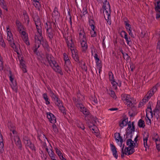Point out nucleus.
Segmentation results:
<instances>
[{
  "mask_svg": "<svg viewBox=\"0 0 160 160\" xmlns=\"http://www.w3.org/2000/svg\"><path fill=\"white\" fill-rule=\"evenodd\" d=\"M122 99L123 100L126 101L127 102L128 106L131 108V110L133 112H131L130 111L128 112V114L129 116L131 117H134L137 114V112L136 111V108L134 107V104L129 99L130 95H129L123 94L122 95Z\"/></svg>",
  "mask_w": 160,
  "mask_h": 160,
  "instance_id": "nucleus-1",
  "label": "nucleus"
},
{
  "mask_svg": "<svg viewBox=\"0 0 160 160\" xmlns=\"http://www.w3.org/2000/svg\"><path fill=\"white\" fill-rule=\"evenodd\" d=\"M104 0V2H103L102 6V8L104 10H103L102 9H100V12L103 11L104 16L105 19L107 20L108 23L110 25L111 24L110 22H109V23L108 22L109 20V17L111 12L110 9V6L109 2L107 1V0Z\"/></svg>",
  "mask_w": 160,
  "mask_h": 160,
  "instance_id": "nucleus-2",
  "label": "nucleus"
},
{
  "mask_svg": "<svg viewBox=\"0 0 160 160\" xmlns=\"http://www.w3.org/2000/svg\"><path fill=\"white\" fill-rule=\"evenodd\" d=\"M35 24L37 30L39 35L41 36L42 35V24L41 21L38 16L35 17L34 19Z\"/></svg>",
  "mask_w": 160,
  "mask_h": 160,
  "instance_id": "nucleus-3",
  "label": "nucleus"
},
{
  "mask_svg": "<svg viewBox=\"0 0 160 160\" xmlns=\"http://www.w3.org/2000/svg\"><path fill=\"white\" fill-rule=\"evenodd\" d=\"M48 89L49 91V94L50 96L55 102V104L57 105L58 106H60V105H61L62 104L61 101L58 98V95L54 93L50 88H48Z\"/></svg>",
  "mask_w": 160,
  "mask_h": 160,
  "instance_id": "nucleus-4",
  "label": "nucleus"
},
{
  "mask_svg": "<svg viewBox=\"0 0 160 160\" xmlns=\"http://www.w3.org/2000/svg\"><path fill=\"white\" fill-rule=\"evenodd\" d=\"M46 56V59L50 66L52 67V64L53 65L57 62L54 60V58L51 54L47 53Z\"/></svg>",
  "mask_w": 160,
  "mask_h": 160,
  "instance_id": "nucleus-5",
  "label": "nucleus"
},
{
  "mask_svg": "<svg viewBox=\"0 0 160 160\" xmlns=\"http://www.w3.org/2000/svg\"><path fill=\"white\" fill-rule=\"evenodd\" d=\"M77 107L80 109V111L85 115L89 114V112L87 111L86 108L81 103H78L76 104Z\"/></svg>",
  "mask_w": 160,
  "mask_h": 160,
  "instance_id": "nucleus-6",
  "label": "nucleus"
},
{
  "mask_svg": "<svg viewBox=\"0 0 160 160\" xmlns=\"http://www.w3.org/2000/svg\"><path fill=\"white\" fill-rule=\"evenodd\" d=\"M47 118L51 123L54 124L56 122V118L53 114L50 112H47Z\"/></svg>",
  "mask_w": 160,
  "mask_h": 160,
  "instance_id": "nucleus-7",
  "label": "nucleus"
},
{
  "mask_svg": "<svg viewBox=\"0 0 160 160\" xmlns=\"http://www.w3.org/2000/svg\"><path fill=\"white\" fill-rule=\"evenodd\" d=\"M72 52V57L75 61L78 63H80L79 60V58L77 52V50L74 49H71Z\"/></svg>",
  "mask_w": 160,
  "mask_h": 160,
  "instance_id": "nucleus-8",
  "label": "nucleus"
},
{
  "mask_svg": "<svg viewBox=\"0 0 160 160\" xmlns=\"http://www.w3.org/2000/svg\"><path fill=\"white\" fill-rule=\"evenodd\" d=\"M46 32L49 41L52 42L53 39V37L55 34L54 31L52 29L49 30L47 31Z\"/></svg>",
  "mask_w": 160,
  "mask_h": 160,
  "instance_id": "nucleus-9",
  "label": "nucleus"
},
{
  "mask_svg": "<svg viewBox=\"0 0 160 160\" xmlns=\"http://www.w3.org/2000/svg\"><path fill=\"white\" fill-rule=\"evenodd\" d=\"M52 16L54 18L55 20L56 19H58L60 17V14L58 12V9L56 7H55L52 13Z\"/></svg>",
  "mask_w": 160,
  "mask_h": 160,
  "instance_id": "nucleus-10",
  "label": "nucleus"
},
{
  "mask_svg": "<svg viewBox=\"0 0 160 160\" xmlns=\"http://www.w3.org/2000/svg\"><path fill=\"white\" fill-rule=\"evenodd\" d=\"M82 41L81 45L82 49V52H85L88 48V45L87 43L86 39L85 38H81Z\"/></svg>",
  "mask_w": 160,
  "mask_h": 160,
  "instance_id": "nucleus-11",
  "label": "nucleus"
},
{
  "mask_svg": "<svg viewBox=\"0 0 160 160\" xmlns=\"http://www.w3.org/2000/svg\"><path fill=\"white\" fill-rule=\"evenodd\" d=\"M14 141L18 148L20 150H22V146L19 136H16L14 139Z\"/></svg>",
  "mask_w": 160,
  "mask_h": 160,
  "instance_id": "nucleus-12",
  "label": "nucleus"
},
{
  "mask_svg": "<svg viewBox=\"0 0 160 160\" xmlns=\"http://www.w3.org/2000/svg\"><path fill=\"white\" fill-rule=\"evenodd\" d=\"M128 123V118L123 117L119 122V125L122 128L126 126Z\"/></svg>",
  "mask_w": 160,
  "mask_h": 160,
  "instance_id": "nucleus-13",
  "label": "nucleus"
},
{
  "mask_svg": "<svg viewBox=\"0 0 160 160\" xmlns=\"http://www.w3.org/2000/svg\"><path fill=\"white\" fill-rule=\"evenodd\" d=\"M125 154L127 155H130L135 152L134 148L129 147H126L124 149Z\"/></svg>",
  "mask_w": 160,
  "mask_h": 160,
  "instance_id": "nucleus-14",
  "label": "nucleus"
},
{
  "mask_svg": "<svg viewBox=\"0 0 160 160\" xmlns=\"http://www.w3.org/2000/svg\"><path fill=\"white\" fill-rule=\"evenodd\" d=\"M53 66L55 68H53V69L56 72L59 73L61 75H63V73L62 71L61 68L58 65L57 62L54 64L53 65Z\"/></svg>",
  "mask_w": 160,
  "mask_h": 160,
  "instance_id": "nucleus-15",
  "label": "nucleus"
},
{
  "mask_svg": "<svg viewBox=\"0 0 160 160\" xmlns=\"http://www.w3.org/2000/svg\"><path fill=\"white\" fill-rule=\"evenodd\" d=\"M114 138L115 140L117 142L120 141L121 143L120 146L121 147L123 142V139L122 137L120 136V133L117 132L115 133H114Z\"/></svg>",
  "mask_w": 160,
  "mask_h": 160,
  "instance_id": "nucleus-16",
  "label": "nucleus"
},
{
  "mask_svg": "<svg viewBox=\"0 0 160 160\" xmlns=\"http://www.w3.org/2000/svg\"><path fill=\"white\" fill-rule=\"evenodd\" d=\"M110 145L111 150L113 153V156L115 158L117 159L118 157V154L116 148L114 145L111 143L110 144Z\"/></svg>",
  "mask_w": 160,
  "mask_h": 160,
  "instance_id": "nucleus-17",
  "label": "nucleus"
},
{
  "mask_svg": "<svg viewBox=\"0 0 160 160\" xmlns=\"http://www.w3.org/2000/svg\"><path fill=\"white\" fill-rule=\"evenodd\" d=\"M23 57L20 60V67L22 69L24 72H27L26 68V66L25 65V61L23 60Z\"/></svg>",
  "mask_w": 160,
  "mask_h": 160,
  "instance_id": "nucleus-18",
  "label": "nucleus"
},
{
  "mask_svg": "<svg viewBox=\"0 0 160 160\" xmlns=\"http://www.w3.org/2000/svg\"><path fill=\"white\" fill-rule=\"evenodd\" d=\"M40 1V0H33L32 1L33 4L39 11H40L41 9V6L39 2Z\"/></svg>",
  "mask_w": 160,
  "mask_h": 160,
  "instance_id": "nucleus-19",
  "label": "nucleus"
},
{
  "mask_svg": "<svg viewBox=\"0 0 160 160\" xmlns=\"http://www.w3.org/2000/svg\"><path fill=\"white\" fill-rule=\"evenodd\" d=\"M134 122H132V128L131 129L128 130H126V138H128V136L130 134H132L133 132L135 131V126L134 124Z\"/></svg>",
  "mask_w": 160,
  "mask_h": 160,
  "instance_id": "nucleus-20",
  "label": "nucleus"
},
{
  "mask_svg": "<svg viewBox=\"0 0 160 160\" xmlns=\"http://www.w3.org/2000/svg\"><path fill=\"white\" fill-rule=\"evenodd\" d=\"M65 70L67 72L68 71H70V68L71 67V64L70 60L65 61Z\"/></svg>",
  "mask_w": 160,
  "mask_h": 160,
  "instance_id": "nucleus-21",
  "label": "nucleus"
},
{
  "mask_svg": "<svg viewBox=\"0 0 160 160\" xmlns=\"http://www.w3.org/2000/svg\"><path fill=\"white\" fill-rule=\"evenodd\" d=\"M126 144L128 147L134 148L136 146V143L131 139H128L126 141Z\"/></svg>",
  "mask_w": 160,
  "mask_h": 160,
  "instance_id": "nucleus-22",
  "label": "nucleus"
},
{
  "mask_svg": "<svg viewBox=\"0 0 160 160\" xmlns=\"http://www.w3.org/2000/svg\"><path fill=\"white\" fill-rule=\"evenodd\" d=\"M41 39L42 40V44L43 47L45 49H46L48 51H49V47L48 42L44 40V39L43 37H41Z\"/></svg>",
  "mask_w": 160,
  "mask_h": 160,
  "instance_id": "nucleus-23",
  "label": "nucleus"
},
{
  "mask_svg": "<svg viewBox=\"0 0 160 160\" xmlns=\"http://www.w3.org/2000/svg\"><path fill=\"white\" fill-rule=\"evenodd\" d=\"M42 37V36H41L39 35L38 36H37L35 37V42L36 44H37V45L40 46L41 44L42 43V40L41 39V37Z\"/></svg>",
  "mask_w": 160,
  "mask_h": 160,
  "instance_id": "nucleus-24",
  "label": "nucleus"
},
{
  "mask_svg": "<svg viewBox=\"0 0 160 160\" xmlns=\"http://www.w3.org/2000/svg\"><path fill=\"white\" fill-rule=\"evenodd\" d=\"M90 100L92 102L93 104L98 103V101L94 94L91 95L89 97Z\"/></svg>",
  "mask_w": 160,
  "mask_h": 160,
  "instance_id": "nucleus-25",
  "label": "nucleus"
},
{
  "mask_svg": "<svg viewBox=\"0 0 160 160\" xmlns=\"http://www.w3.org/2000/svg\"><path fill=\"white\" fill-rule=\"evenodd\" d=\"M0 5L2 8L7 11H8L6 2L4 0H0Z\"/></svg>",
  "mask_w": 160,
  "mask_h": 160,
  "instance_id": "nucleus-26",
  "label": "nucleus"
},
{
  "mask_svg": "<svg viewBox=\"0 0 160 160\" xmlns=\"http://www.w3.org/2000/svg\"><path fill=\"white\" fill-rule=\"evenodd\" d=\"M45 27L46 29V31L49 30H52V22H46L45 25Z\"/></svg>",
  "mask_w": 160,
  "mask_h": 160,
  "instance_id": "nucleus-27",
  "label": "nucleus"
},
{
  "mask_svg": "<svg viewBox=\"0 0 160 160\" xmlns=\"http://www.w3.org/2000/svg\"><path fill=\"white\" fill-rule=\"evenodd\" d=\"M16 24L18 27V30L20 32L22 30V25L21 23L19 20H17L16 21Z\"/></svg>",
  "mask_w": 160,
  "mask_h": 160,
  "instance_id": "nucleus-28",
  "label": "nucleus"
},
{
  "mask_svg": "<svg viewBox=\"0 0 160 160\" xmlns=\"http://www.w3.org/2000/svg\"><path fill=\"white\" fill-rule=\"evenodd\" d=\"M42 97L45 101L46 104L47 105L49 104L50 102L47 93H43L42 95Z\"/></svg>",
  "mask_w": 160,
  "mask_h": 160,
  "instance_id": "nucleus-29",
  "label": "nucleus"
},
{
  "mask_svg": "<svg viewBox=\"0 0 160 160\" xmlns=\"http://www.w3.org/2000/svg\"><path fill=\"white\" fill-rule=\"evenodd\" d=\"M151 104L152 103L149 102L148 103V107L147 109H146V112H149L151 114V116H152V114H153V112L152 111V108H151Z\"/></svg>",
  "mask_w": 160,
  "mask_h": 160,
  "instance_id": "nucleus-30",
  "label": "nucleus"
},
{
  "mask_svg": "<svg viewBox=\"0 0 160 160\" xmlns=\"http://www.w3.org/2000/svg\"><path fill=\"white\" fill-rule=\"evenodd\" d=\"M127 21H124V24L126 26V28L127 31H130L131 29V25L128 23L129 22L128 20H127Z\"/></svg>",
  "mask_w": 160,
  "mask_h": 160,
  "instance_id": "nucleus-31",
  "label": "nucleus"
},
{
  "mask_svg": "<svg viewBox=\"0 0 160 160\" xmlns=\"http://www.w3.org/2000/svg\"><path fill=\"white\" fill-rule=\"evenodd\" d=\"M11 86L13 90L14 91L16 92H17L18 86H17L16 82L15 81L14 82H12V84L11 85Z\"/></svg>",
  "mask_w": 160,
  "mask_h": 160,
  "instance_id": "nucleus-32",
  "label": "nucleus"
},
{
  "mask_svg": "<svg viewBox=\"0 0 160 160\" xmlns=\"http://www.w3.org/2000/svg\"><path fill=\"white\" fill-rule=\"evenodd\" d=\"M79 38H86L85 33L84 32L83 29L82 30L81 29L80 30L79 32Z\"/></svg>",
  "mask_w": 160,
  "mask_h": 160,
  "instance_id": "nucleus-33",
  "label": "nucleus"
},
{
  "mask_svg": "<svg viewBox=\"0 0 160 160\" xmlns=\"http://www.w3.org/2000/svg\"><path fill=\"white\" fill-rule=\"evenodd\" d=\"M157 5L155 4V10L156 12H160V2H157Z\"/></svg>",
  "mask_w": 160,
  "mask_h": 160,
  "instance_id": "nucleus-34",
  "label": "nucleus"
},
{
  "mask_svg": "<svg viewBox=\"0 0 160 160\" xmlns=\"http://www.w3.org/2000/svg\"><path fill=\"white\" fill-rule=\"evenodd\" d=\"M144 121L142 119H140L138 122V126L140 128H144L145 125Z\"/></svg>",
  "mask_w": 160,
  "mask_h": 160,
  "instance_id": "nucleus-35",
  "label": "nucleus"
},
{
  "mask_svg": "<svg viewBox=\"0 0 160 160\" xmlns=\"http://www.w3.org/2000/svg\"><path fill=\"white\" fill-rule=\"evenodd\" d=\"M148 136L147 137H146L145 138H143L144 141V147L145 148V150L147 151L146 149L148 148L149 147V145L147 143V141L148 140Z\"/></svg>",
  "mask_w": 160,
  "mask_h": 160,
  "instance_id": "nucleus-36",
  "label": "nucleus"
},
{
  "mask_svg": "<svg viewBox=\"0 0 160 160\" xmlns=\"http://www.w3.org/2000/svg\"><path fill=\"white\" fill-rule=\"evenodd\" d=\"M82 61H80V63H79L80 65L81 66L82 69L86 72L87 71V67L86 66L85 63L83 62L82 63Z\"/></svg>",
  "mask_w": 160,
  "mask_h": 160,
  "instance_id": "nucleus-37",
  "label": "nucleus"
},
{
  "mask_svg": "<svg viewBox=\"0 0 160 160\" xmlns=\"http://www.w3.org/2000/svg\"><path fill=\"white\" fill-rule=\"evenodd\" d=\"M89 25L91 26V29H94L95 27L94 25V22L92 19H89Z\"/></svg>",
  "mask_w": 160,
  "mask_h": 160,
  "instance_id": "nucleus-38",
  "label": "nucleus"
},
{
  "mask_svg": "<svg viewBox=\"0 0 160 160\" xmlns=\"http://www.w3.org/2000/svg\"><path fill=\"white\" fill-rule=\"evenodd\" d=\"M59 108V110L61 111V112L64 114H66V111L65 109V108L62 106V104L60 106H58Z\"/></svg>",
  "mask_w": 160,
  "mask_h": 160,
  "instance_id": "nucleus-39",
  "label": "nucleus"
},
{
  "mask_svg": "<svg viewBox=\"0 0 160 160\" xmlns=\"http://www.w3.org/2000/svg\"><path fill=\"white\" fill-rule=\"evenodd\" d=\"M7 40L9 42L13 40L12 38V35L11 32H10V33H8Z\"/></svg>",
  "mask_w": 160,
  "mask_h": 160,
  "instance_id": "nucleus-40",
  "label": "nucleus"
},
{
  "mask_svg": "<svg viewBox=\"0 0 160 160\" xmlns=\"http://www.w3.org/2000/svg\"><path fill=\"white\" fill-rule=\"evenodd\" d=\"M71 42H68L67 43V45L69 48H71L72 49H74V45L73 43L72 42V39H71Z\"/></svg>",
  "mask_w": 160,
  "mask_h": 160,
  "instance_id": "nucleus-41",
  "label": "nucleus"
},
{
  "mask_svg": "<svg viewBox=\"0 0 160 160\" xmlns=\"http://www.w3.org/2000/svg\"><path fill=\"white\" fill-rule=\"evenodd\" d=\"M88 13V11L86 8L84 7L83 8L82 10V12H81V13L80 14V16L81 18L84 16Z\"/></svg>",
  "mask_w": 160,
  "mask_h": 160,
  "instance_id": "nucleus-42",
  "label": "nucleus"
},
{
  "mask_svg": "<svg viewBox=\"0 0 160 160\" xmlns=\"http://www.w3.org/2000/svg\"><path fill=\"white\" fill-rule=\"evenodd\" d=\"M120 35L122 37H124L125 39L128 38L127 33L124 31H122L120 33Z\"/></svg>",
  "mask_w": 160,
  "mask_h": 160,
  "instance_id": "nucleus-43",
  "label": "nucleus"
},
{
  "mask_svg": "<svg viewBox=\"0 0 160 160\" xmlns=\"http://www.w3.org/2000/svg\"><path fill=\"white\" fill-rule=\"evenodd\" d=\"M29 143H30L29 144L27 145V146L29 147L32 150L35 151V147L34 144L32 143L31 142H29Z\"/></svg>",
  "mask_w": 160,
  "mask_h": 160,
  "instance_id": "nucleus-44",
  "label": "nucleus"
},
{
  "mask_svg": "<svg viewBox=\"0 0 160 160\" xmlns=\"http://www.w3.org/2000/svg\"><path fill=\"white\" fill-rule=\"evenodd\" d=\"M109 79L110 81H112V80H114L113 79V74L111 72H108Z\"/></svg>",
  "mask_w": 160,
  "mask_h": 160,
  "instance_id": "nucleus-45",
  "label": "nucleus"
},
{
  "mask_svg": "<svg viewBox=\"0 0 160 160\" xmlns=\"http://www.w3.org/2000/svg\"><path fill=\"white\" fill-rule=\"evenodd\" d=\"M111 83L112 84V87L114 89H116L117 88V86L118 85V83L115 82V80H112V81H111Z\"/></svg>",
  "mask_w": 160,
  "mask_h": 160,
  "instance_id": "nucleus-46",
  "label": "nucleus"
},
{
  "mask_svg": "<svg viewBox=\"0 0 160 160\" xmlns=\"http://www.w3.org/2000/svg\"><path fill=\"white\" fill-rule=\"evenodd\" d=\"M4 151V144L3 142H0V153H2Z\"/></svg>",
  "mask_w": 160,
  "mask_h": 160,
  "instance_id": "nucleus-47",
  "label": "nucleus"
},
{
  "mask_svg": "<svg viewBox=\"0 0 160 160\" xmlns=\"http://www.w3.org/2000/svg\"><path fill=\"white\" fill-rule=\"evenodd\" d=\"M109 94L113 98L116 99L117 97L114 91L112 90H110V92L109 93Z\"/></svg>",
  "mask_w": 160,
  "mask_h": 160,
  "instance_id": "nucleus-48",
  "label": "nucleus"
},
{
  "mask_svg": "<svg viewBox=\"0 0 160 160\" xmlns=\"http://www.w3.org/2000/svg\"><path fill=\"white\" fill-rule=\"evenodd\" d=\"M9 43L10 44V46L12 48H15L16 50L18 49V48L16 47V45L14 42L13 40L9 42Z\"/></svg>",
  "mask_w": 160,
  "mask_h": 160,
  "instance_id": "nucleus-49",
  "label": "nucleus"
},
{
  "mask_svg": "<svg viewBox=\"0 0 160 160\" xmlns=\"http://www.w3.org/2000/svg\"><path fill=\"white\" fill-rule=\"evenodd\" d=\"M55 150L56 153L59 157L60 156H63L61 152L58 149V148H55Z\"/></svg>",
  "mask_w": 160,
  "mask_h": 160,
  "instance_id": "nucleus-50",
  "label": "nucleus"
},
{
  "mask_svg": "<svg viewBox=\"0 0 160 160\" xmlns=\"http://www.w3.org/2000/svg\"><path fill=\"white\" fill-rule=\"evenodd\" d=\"M52 128L53 131L55 133H57L58 132V129L55 124H53L52 125Z\"/></svg>",
  "mask_w": 160,
  "mask_h": 160,
  "instance_id": "nucleus-51",
  "label": "nucleus"
},
{
  "mask_svg": "<svg viewBox=\"0 0 160 160\" xmlns=\"http://www.w3.org/2000/svg\"><path fill=\"white\" fill-rule=\"evenodd\" d=\"M96 64L97 67V68H102V64L101 63V61L99 60H96Z\"/></svg>",
  "mask_w": 160,
  "mask_h": 160,
  "instance_id": "nucleus-52",
  "label": "nucleus"
},
{
  "mask_svg": "<svg viewBox=\"0 0 160 160\" xmlns=\"http://www.w3.org/2000/svg\"><path fill=\"white\" fill-rule=\"evenodd\" d=\"M127 42V44L129 46H131V44L132 43L130 38L129 37L125 39Z\"/></svg>",
  "mask_w": 160,
  "mask_h": 160,
  "instance_id": "nucleus-53",
  "label": "nucleus"
},
{
  "mask_svg": "<svg viewBox=\"0 0 160 160\" xmlns=\"http://www.w3.org/2000/svg\"><path fill=\"white\" fill-rule=\"evenodd\" d=\"M92 31H91V37H94L96 36V31H95L94 29H92Z\"/></svg>",
  "mask_w": 160,
  "mask_h": 160,
  "instance_id": "nucleus-54",
  "label": "nucleus"
},
{
  "mask_svg": "<svg viewBox=\"0 0 160 160\" xmlns=\"http://www.w3.org/2000/svg\"><path fill=\"white\" fill-rule=\"evenodd\" d=\"M77 126L78 128H81L82 130H84V126L81 122L77 124Z\"/></svg>",
  "mask_w": 160,
  "mask_h": 160,
  "instance_id": "nucleus-55",
  "label": "nucleus"
},
{
  "mask_svg": "<svg viewBox=\"0 0 160 160\" xmlns=\"http://www.w3.org/2000/svg\"><path fill=\"white\" fill-rule=\"evenodd\" d=\"M128 32L129 33V34L130 35V36H131V37L132 38H134L135 37V36H136V34L134 33H133L132 32V29L130 30V31L128 30Z\"/></svg>",
  "mask_w": 160,
  "mask_h": 160,
  "instance_id": "nucleus-56",
  "label": "nucleus"
},
{
  "mask_svg": "<svg viewBox=\"0 0 160 160\" xmlns=\"http://www.w3.org/2000/svg\"><path fill=\"white\" fill-rule=\"evenodd\" d=\"M91 118L92 119V120L94 122V124H95L97 123V121L98 120V119L96 117L91 116Z\"/></svg>",
  "mask_w": 160,
  "mask_h": 160,
  "instance_id": "nucleus-57",
  "label": "nucleus"
},
{
  "mask_svg": "<svg viewBox=\"0 0 160 160\" xmlns=\"http://www.w3.org/2000/svg\"><path fill=\"white\" fill-rule=\"evenodd\" d=\"M23 15L24 17V19H25L29 17L27 12L26 11H24L23 12Z\"/></svg>",
  "mask_w": 160,
  "mask_h": 160,
  "instance_id": "nucleus-58",
  "label": "nucleus"
},
{
  "mask_svg": "<svg viewBox=\"0 0 160 160\" xmlns=\"http://www.w3.org/2000/svg\"><path fill=\"white\" fill-rule=\"evenodd\" d=\"M159 86V84L158 83H157L155 86L153 87L152 89V90H153L154 92H156L157 90V88Z\"/></svg>",
  "mask_w": 160,
  "mask_h": 160,
  "instance_id": "nucleus-59",
  "label": "nucleus"
},
{
  "mask_svg": "<svg viewBox=\"0 0 160 160\" xmlns=\"http://www.w3.org/2000/svg\"><path fill=\"white\" fill-rule=\"evenodd\" d=\"M89 127L91 130H92L94 131L96 128V126L94 124H93L92 126H90L89 125Z\"/></svg>",
  "mask_w": 160,
  "mask_h": 160,
  "instance_id": "nucleus-60",
  "label": "nucleus"
},
{
  "mask_svg": "<svg viewBox=\"0 0 160 160\" xmlns=\"http://www.w3.org/2000/svg\"><path fill=\"white\" fill-rule=\"evenodd\" d=\"M154 92L153 90L151 89L150 91L148 92V95L149 96V97H151L154 94V92Z\"/></svg>",
  "mask_w": 160,
  "mask_h": 160,
  "instance_id": "nucleus-61",
  "label": "nucleus"
},
{
  "mask_svg": "<svg viewBox=\"0 0 160 160\" xmlns=\"http://www.w3.org/2000/svg\"><path fill=\"white\" fill-rule=\"evenodd\" d=\"M24 42L27 45H30L29 42L28 41V37L25 38V39H23Z\"/></svg>",
  "mask_w": 160,
  "mask_h": 160,
  "instance_id": "nucleus-62",
  "label": "nucleus"
},
{
  "mask_svg": "<svg viewBox=\"0 0 160 160\" xmlns=\"http://www.w3.org/2000/svg\"><path fill=\"white\" fill-rule=\"evenodd\" d=\"M63 56L65 61L69 60L68 56L65 53L63 54Z\"/></svg>",
  "mask_w": 160,
  "mask_h": 160,
  "instance_id": "nucleus-63",
  "label": "nucleus"
},
{
  "mask_svg": "<svg viewBox=\"0 0 160 160\" xmlns=\"http://www.w3.org/2000/svg\"><path fill=\"white\" fill-rule=\"evenodd\" d=\"M9 74L10 75L9 76L10 80L12 82L14 78L12 77V72L11 71H9Z\"/></svg>",
  "mask_w": 160,
  "mask_h": 160,
  "instance_id": "nucleus-64",
  "label": "nucleus"
}]
</instances>
